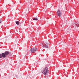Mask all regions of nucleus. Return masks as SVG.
<instances>
[{"label": "nucleus", "mask_w": 79, "mask_h": 79, "mask_svg": "<svg viewBox=\"0 0 79 79\" xmlns=\"http://www.w3.org/2000/svg\"><path fill=\"white\" fill-rule=\"evenodd\" d=\"M41 72L42 73L44 74V75L47 76L48 75V74L49 73V70H48L47 67H46L43 69Z\"/></svg>", "instance_id": "nucleus-1"}, {"label": "nucleus", "mask_w": 79, "mask_h": 79, "mask_svg": "<svg viewBox=\"0 0 79 79\" xmlns=\"http://www.w3.org/2000/svg\"><path fill=\"white\" fill-rule=\"evenodd\" d=\"M37 48H33L30 49L31 53H33V52H35L36 51H37Z\"/></svg>", "instance_id": "nucleus-2"}, {"label": "nucleus", "mask_w": 79, "mask_h": 79, "mask_svg": "<svg viewBox=\"0 0 79 79\" xmlns=\"http://www.w3.org/2000/svg\"><path fill=\"white\" fill-rule=\"evenodd\" d=\"M56 14L57 16H58L59 17H61V11L60 10H58L57 11Z\"/></svg>", "instance_id": "nucleus-3"}, {"label": "nucleus", "mask_w": 79, "mask_h": 79, "mask_svg": "<svg viewBox=\"0 0 79 79\" xmlns=\"http://www.w3.org/2000/svg\"><path fill=\"white\" fill-rule=\"evenodd\" d=\"M45 46L43 44H41V46L42 47H43V48H44L45 47V48H48V43L47 42H46L45 44Z\"/></svg>", "instance_id": "nucleus-4"}, {"label": "nucleus", "mask_w": 79, "mask_h": 79, "mask_svg": "<svg viewBox=\"0 0 79 79\" xmlns=\"http://www.w3.org/2000/svg\"><path fill=\"white\" fill-rule=\"evenodd\" d=\"M1 54L2 57H3V58H6V55L5 53H2Z\"/></svg>", "instance_id": "nucleus-5"}, {"label": "nucleus", "mask_w": 79, "mask_h": 79, "mask_svg": "<svg viewBox=\"0 0 79 79\" xmlns=\"http://www.w3.org/2000/svg\"><path fill=\"white\" fill-rule=\"evenodd\" d=\"M4 53L6 54V55H9V51H6Z\"/></svg>", "instance_id": "nucleus-6"}, {"label": "nucleus", "mask_w": 79, "mask_h": 79, "mask_svg": "<svg viewBox=\"0 0 79 79\" xmlns=\"http://www.w3.org/2000/svg\"><path fill=\"white\" fill-rule=\"evenodd\" d=\"M33 19L34 21H37V20H38V19L37 18L35 17L33 18Z\"/></svg>", "instance_id": "nucleus-7"}, {"label": "nucleus", "mask_w": 79, "mask_h": 79, "mask_svg": "<svg viewBox=\"0 0 79 79\" xmlns=\"http://www.w3.org/2000/svg\"><path fill=\"white\" fill-rule=\"evenodd\" d=\"M15 23L16 24H17V25H19V23L18 21H16L15 22Z\"/></svg>", "instance_id": "nucleus-8"}, {"label": "nucleus", "mask_w": 79, "mask_h": 79, "mask_svg": "<svg viewBox=\"0 0 79 79\" xmlns=\"http://www.w3.org/2000/svg\"><path fill=\"white\" fill-rule=\"evenodd\" d=\"M2 58V54H0V58Z\"/></svg>", "instance_id": "nucleus-9"}, {"label": "nucleus", "mask_w": 79, "mask_h": 79, "mask_svg": "<svg viewBox=\"0 0 79 79\" xmlns=\"http://www.w3.org/2000/svg\"><path fill=\"white\" fill-rule=\"evenodd\" d=\"M2 23V19L0 18V23Z\"/></svg>", "instance_id": "nucleus-10"}]
</instances>
